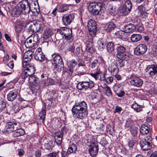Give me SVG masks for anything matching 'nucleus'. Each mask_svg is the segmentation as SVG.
Returning a JSON list of instances; mask_svg holds the SVG:
<instances>
[{
    "label": "nucleus",
    "mask_w": 157,
    "mask_h": 157,
    "mask_svg": "<svg viewBox=\"0 0 157 157\" xmlns=\"http://www.w3.org/2000/svg\"><path fill=\"white\" fill-rule=\"evenodd\" d=\"M71 111L77 118L82 119L86 117L88 114L86 103L84 101L76 102L73 106Z\"/></svg>",
    "instance_id": "1"
},
{
    "label": "nucleus",
    "mask_w": 157,
    "mask_h": 157,
    "mask_svg": "<svg viewBox=\"0 0 157 157\" xmlns=\"http://www.w3.org/2000/svg\"><path fill=\"white\" fill-rule=\"evenodd\" d=\"M31 11L30 4L27 0H23L19 2L11 12L12 16L14 17H18L21 13L26 14Z\"/></svg>",
    "instance_id": "2"
},
{
    "label": "nucleus",
    "mask_w": 157,
    "mask_h": 157,
    "mask_svg": "<svg viewBox=\"0 0 157 157\" xmlns=\"http://www.w3.org/2000/svg\"><path fill=\"white\" fill-rule=\"evenodd\" d=\"M103 3L99 2H91L87 3L89 12L94 16H104L105 12L102 9Z\"/></svg>",
    "instance_id": "3"
},
{
    "label": "nucleus",
    "mask_w": 157,
    "mask_h": 157,
    "mask_svg": "<svg viewBox=\"0 0 157 157\" xmlns=\"http://www.w3.org/2000/svg\"><path fill=\"white\" fill-rule=\"evenodd\" d=\"M28 81L30 84V90L32 93L34 95H36L39 89V79L37 77L33 75L29 77Z\"/></svg>",
    "instance_id": "4"
},
{
    "label": "nucleus",
    "mask_w": 157,
    "mask_h": 157,
    "mask_svg": "<svg viewBox=\"0 0 157 157\" xmlns=\"http://www.w3.org/2000/svg\"><path fill=\"white\" fill-rule=\"evenodd\" d=\"M57 32L60 34L62 38L67 40L72 41L73 40L72 36V31L71 29L66 27H61L57 29Z\"/></svg>",
    "instance_id": "5"
},
{
    "label": "nucleus",
    "mask_w": 157,
    "mask_h": 157,
    "mask_svg": "<svg viewBox=\"0 0 157 157\" xmlns=\"http://www.w3.org/2000/svg\"><path fill=\"white\" fill-rule=\"evenodd\" d=\"M95 83L92 81L90 80L89 81H82L79 82L77 85V89L79 90L83 89L86 90L89 88L91 89L94 86Z\"/></svg>",
    "instance_id": "6"
},
{
    "label": "nucleus",
    "mask_w": 157,
    "mask_h": 157,
    "mask_svg": "<svg viewBox=\"0 0 157 157\" xmlns=\"http://www.w3.org/2000/svg\"><path fill=\"white\" fill-rule=\"evenodd\" d=\"M87 27L90 36H94L97 32V24L93 20H90L88 22Z\"/></svg>",
    "instance_id": "7"
},
{
    "label": "nucleus",
    "mask_w": 157,
    "mask_h": 157,
    "mask_svg": "<svg viewBox=\"0 0 157 157\" xmlns=\"http://www.w3.org/2000/svg\"><path fill=\"white\" fill-rule=\"evenodd\" d=\"M129 79L130 82L132 85L138 87H140L142 86L143 81L139 77L132 75L130 76Z\"/></svg>",
    "instance_id": "8"
},
{
    "label": "nucleus",
    "mask_w": 157,
    "mask_h": 157,
    "mask_svg": "<svg viewBox=\"0 0 157 157\" xmlns=\"http://www.w3.org/2000/svg\"><path fill=\"white\" fill-rule=\"evenodd\" d=\"M147 47L144 44H140L135 48L134 54L137 56H141L144 54L147 50Z\"/></svg>",
    "instance_id": "9"
},
{
    "label": "nucleus",
    "mask_w": 157,
    "mask_h": 157,
    "mask_svg": "<svg viewBox=\"0 0 157 157\" xmlns=\"http://www.w3.org/2000/svg\"><path fill=\"white\" fill-rule=\"evenodd\" d=\"M75 17L72 13L66 14L63 16L62 21L63 25L67 26L70 25L74 20Z\"/></svg>",
    "instance_id": "10"
},
{
    "label": "nucleus",
    "mask_w": 157,
    "mask_h": 157,
    "mask_svg": "<svg viewBox=\"0 0 157 157\" xmlns=\"http://www.w3.org/2000/svg\"><path fill=\"white\" fill-rule=\"evenodd\" d=\"M52 56L53 58V61L54 62L52 63V67L53 69L57 68L58 64L63 63L61 56L58 53L53 54L52 55Z\"/></svg>",
    "instance_id": "11"
},
{
    "label": "nucleus",
    "mask_w": 157,
    "mask_h": 157,
    "mask_svg": "<svg viewBox=\"0 0 157 157\" xmlns=\"http://www.w3.org/2000/svg\"><path fill=\"white\" fill-rule=\"evenodd\" d=\"M90 75L94 77L96 80L99 79L101 81L105 80V74L102 73L100 68H97L94 73H90Z\"/></svg>",
    "instance_id": "12"
},
{
    "label": "nucleus",
    "mask_w": 157,
    "mask_h": 157,
    "mask_svg": "<svg viewBox=\"0 0 157 157\" xmlns=\"http://www.w3.org/2000/svg\"><path fill=\"white\" fill-rule=\"evenodd\" d=\"M35 59L40 62L44 61L45 57L44 53L41 51V48H38L36 50L34 55Z\"/></svg>",
    "instance_id": "13"
},
{
    "label": "nucleus",
    "mask_w": 157,
    "mask_h": 157,
    "mask_svg": "<svg viewBox=\"0 0 157 157\" xmlns=\"http://www.w3.org/2000/svg\"><path fill=\"white\" fill-rule=\"evenodd\" d=\"M77 62L75 59H72L71 61L67 62V65L69 70L65 72V74H67L70 76H71L73 73V68L76 65Z\"/></svg>",
    "instance_id": "14"
},
{
    "label": "nucleus",
    "mask_w": 157,
    "mask_h": 157,
    "mask_svg": "<svg viewBox=\"0 0 157 157\" xmlns=\"http://www.w3.org/2000/svg\"><path fill=\"white\" fill-rule=\"evenodd\" d=\"M145 70L146 72H148L150 77H152L157 74V66L154 65H149Z\"/></svg>",
    "instance_id": "15"
},
{
    "label": "nucleus",
    "mask_w": 157,
    "mask_h": 157,
    "mask_svg": "<svg viewBox=\"0 0 157 157\" xmlns=\"http://www.w3.org/2000/svg\"><path fill=\"white\" fill-rule=\"evenodd\" d=\"M18 126L17 123H13L12 122H8L6 124V131L9 132L14 131L18 128Z\"/></svg>",
    "instance_id": "16"
},
{
    "label": "nucleus",
    "mask_w": 157,
    "mask_h": 157,
    "mask_svg": "<svg viewBox=\"0 0 157 157\" xmlns=\"http://www.w3.org/2000/svg\"><path fill=\"white\" fill-rule=\"evenodd\" d=\"M98 147L94 143H92L90 146L89 151L90 154L91 156L96 155L98 153Z\"/></svg>",
    "instance_id": "17"
},
{
    "label": "nucleus",
    "mask_w": 157,
    "mask_h": 157,
    "mask_svg": "<svg viewBox=\"0 0 157 157\" xmlns=\"http://www.w3.org/2000/svg\"><path fill=\"white\" fill-rule=\"evenodd\" d=\"M150 130V127L147 124H142L140 129V136L141 135L145 136L149 132Z\"/></svg>",
    "instance_id": "18"
},
{
    "label": "nucleus",
    "mask_w": 157,
    "mask_h": 157,
    "mask_svg": "<svg viewBox=\"0 0 157 157\" xmlns=\"http://www.w3.org/2000/svg\"><path fill=\"white\" fill-rule=\"evenodd\" d=\"M140 144L141 148L144 151H147L151 149L152 147L151 143L148 142L141 140Z\"/></svg>",
    "instance_id": "19"
},
{
    "label": "nucleus",
    "mask_w": 157,
    "mask_h": 157,
    "mask_svg": "<svg viewBox=\"0 0 157 157\" xmlns=\"http://www.w3.org/2000/svg\"><path fill=\"white\" fill-rule=\"evenodd\" d=\"M17 91L16 90H13L10 91L7 95V99L8 101H13L17 97Z\"/></svg>",
    "instance_id": "20"
},
{
    "label": "nucleus",
    "mask_w": 157,
    "mask_h": 157,
    "mask_svg": "<svg viewBox=\"0 0 157 157\" xmlns=\"http://www.w3.org/2000/svg\"><path fill=\"white\" fill-rule=\"evenodd\" d=\"M115 27L113 22H110L104 25V29L106 32L109 33L113 30Z\"/></svg>",
    "instance_id": "21"
},
{
    "label": "nucleus",
    "mask_w": 157,
    "mask_h": 157,
    "mask_svg": "<svg viewBox=\"0 0 157 157\" xmlns=\"http://www.w3.org/2000/svg\"><path fill=\"white\" fill-rule=\"evenodd\" d=\"M70 6V4H59L57 6L58 11L60 13H63L65 12L68 10L69 6Z\"/></svg>",
    "instance_id": "22"
},
{
    "label": "nucleus",
    "mask_w": 157,
    "mask_h": 157,
    "mask_svg": "<svg viewBox=\"0 0 157 157\" xmlns=\"http://www.w3.org/2000/svg\"><path fill=\"white\" fill-rule=\"evenodd\" d=\"M108 71L113 75L118 73L119 69L116 63L112 64L109 66L108 68Z\"/></svg>",
    "instance_id": "23"
},
{
    "label": "nucleus",
    "mask_w": 157,
    "mask_h": 157,
    "mask_svg": "<svg viewBox=\"0 0 157 157\" xmlns=\"http://www.w3.org/2000/svg\"><path fill=\"white\" fill-rule=\"evenodd\" d=\"M33 29V33L36 32L39 30L41 29V25L40 22L39 21H33L32 22Z\"/></svg>",
    "instance_id": "24"
},
{
    "label": "nucleus",
    "mask_w": 157,
    "mask_h": 157,
    "mask_svg": "<svg viewBox=\"0 0 157 157\" xmlns=\"http://www.w3.org/2000/svg\"><path fill=\"white\" fill-rule=\"evenodd\" d=\"M125 29V31L126 33H131L134 32L136 29V27L132 24L130 23L125 26H124Z\"/></svg>",
    "instance_id": "25"
},
{
    "label": "nucleus",
    "mask_w": 157,
    "mask_h": 157,
    "mask_svg": "<svg viewBox=\"0 0 157 157\" xmlns=\"http://www.w3.org/2000/svg\"><path fill=\"white\" fill-rule=\"evenodd\" d=\"M97 43L98 49L100 51H102L105 48L106 40L103 38L100 39L98 41Z\"/></svg>",
    "instance_id": "26"
},
{
    "label": "nucleus",
    "mask_w": 157,
    "mask_h": 157,
    "mask_svg": "<svg viewBox=\"0 0 157 157\" xmlns=\"http://www.w3.org/2000/svg\"><path fill=\"white\" fill-rule=\"evenodd\" d=\"M117 57L119 59H121L125 61H128L131 58V55L128 52H126L122 54L118 55Z\"/></svg>",
    "instance_id": "27"
},
{
    "label": "nucleus",
    "mask_w": 157,
    "mask_h": 157,
    "mask_svg": "<svg viewBox=\"0 0 157 157\" xmlns=\"http://www.w3.org/2000/svg\"><path fill=\"white\" fill-rule=\"evenodd\" d=\"M117 57L119 59H121L125 61H128L131 58V55L128 52H126L122 54L118 55Z\"/></svg>",
    "instance_id": "28"
},
{
    "label": "nucleus",
    "mask_w": 157,
    "mask_h": 157,
    "mask_svg": "<svg viewBox=\"0 0 157 157\" xmlns=\"http://www.w3.org/2000/svg\"><path fill=\"white\" fill-rule=\"evenodd\" d=\"M32 37H29L26 40L25 42V45L26 48H33L35 45L32 41Z\"/></svg>",
    "instance_id": "29"
},
{
    "label": "nucleus",
    "mask_w": 157,
    "mask_h": 157,
    "mask_svg": "<svg viewBox=\"0 0 157 157\" xmlns=\"http://www.w3.org/2000/svg\"><path fill=\"white\" fill-rule=\"evenodd\" d=\"M107 10L108 13L111 16H115L117 13L115 8L112 5L109 4L108 5Z\"/></svg>",
    "instance_id": "30"
},
{
    "label": "nucleus",
    "mask_w": 157,
    "mask_h": 157,
    "mask_svg": "<svg viewBox=\"0 0 157 157\" xmlns=\"http://www.w3.org/2000/svg\"><path fill=\"white\" fill-rule=\"evenodd\" d=\"M24 69L26 71L30 76L33 75L35 71V69L33 64H30L28 66V67Z\"/></svg>",
    "instance_id": "31"
},
{
    "label": "nucleus",
    "mask_w": 157,
    "mask_h": 157,
    "mask_svg": "<svg viewBox=\"0 0 157 157\" xmlns=\"http://www.w3.org/2000/svg\"><path fill=\"white\" fill-rule=\"evenodd\" d=\"M33 51H28L25 53L23 55V58L24 59H27L28 60L27 61H30L33 57Z\"/></svg>",
    "instance_id": "32"
},
{
    "label": "nucleus",
    "mask_w": 157,
    "mask_h": 157,
    "mask_svg": "<svg viewBox=\"0 0 157 157\" xmlns=\"http://www.w3.org/2000/svg\"><path fill=\"white\" fill-rule=\"evenodd\" d=\"M142 37V36L140 34H134L131 36V40L133 42H137L140 40Z\"/></svg>",
    "instance_id": "33"
},
{
    "label": "nucleus",
    "mask_w": 157,
    "mask_h": 157,
    "mask_svg": "<svg viewBox=\"0 0 157 157\" xmlns=\"http://www.w3.org/2000/svg\"><path fill=\"white\" fill-rule=\"evenodd\" d=\"M19 128L15 130L13 136L14 137H17L24 135L25 132L22 129H19Z\"/></svg>",
    "instance_id": "34"
},
{
    "label": "nucleus",
    "mask_w": 157,
    "mask_h": 157,
    "mask_svg": "<svg viewBox=\"0 0 157 157\" xmlns=\"http://www.w3.org/2000/svg\"><path fill=\"white\" fill-rule=\"evenodd\" d=\"M104 85L105 86V87H104L105 94L109 97H112L113 94L110 88L106 84H104Z\"/></svg>",
    "instance_id": "35"
},
{
    "label": "nucleus",
    "mask_w": 157,
    "mask_h": 157,
    "mask_svg": "<svg viewBox=\"0 0 157 157\" xmlns=\"http://www.w3.org/2000/svg\"><path fill=\"white\" fill-rule=\"evenodd\" d=\"M117 49V57L123 53H124L126 51V48L122 46H117L116 48Z\"/></svg>",
    "instance_id": "36"
},
{
    "label": "nucleus",
    "mask_w": 157,
    "mask_h": 157,
    "mask_svg": "<svg viewBox=\"0 0 157 157\" xmlns=\"http://www.w3.org/2000/svg\"><path fill=\"white\" fill-rule=\"evenodd\" d=\"M53 34V32L50 29H47L44 30L43 34V37L44 39H46L49 38Z\"/></svg>",
    "instance_id": "37"
},
{
    "label": "nucleus",
    "mask_w": 157,
    "mask_h": 157,
    "mask_svg": "<svg viewBox=\"0 0 157 157\" xmlns=\"http://www.w3.org/2000/svg\"><path fill=\"white\" fill-rule=\"evenodd\" d=\"M86 50L88 52L93 53L95 51L94 46L93 44H86Z\"/></svg>",
    "instance_id": "38"
},
{
    "label": "nucleus",
    "mask_w": 157,
    "mask_h": 157,
    "mask_svg": "<svg viewBox=\"0 0 157 157\" xmlns=\"http://www.w3.org/2000/svg\"><path fill=\"white\" fill-rule=\"evenodd\" d=\"M107 51L109 52H112L114 51V45L112 42L108 43L106 45Z\"/></svg>",
    "instance_id": "39"
},
{
    "label": "nucleus",
    "mask_w": 157,
    "mask_h": 157,
    "mask_svg": "<svg viewBox=\"0 0 157 157\" xmlns=\"http://www.w3.org/2000/svg\"><path fill=\"white\" fill-rule=\"evenodd\" d=\"M115 34H117V37L121 38H126L127 37V33L123 31H119L116 33Z\"/></svg>",
    "instance_id": "40"
},
{
    "label": "nucleus",
    "mask_w": 157,
    "mask_h": 157,
    "mask_svg": "<svg viewBox=\"0 0 157 157\" xmlns=\"http://www.w3.org/2000/svg\"><path fill=\"white\" fill-rule=\"evenodd\" d=\"M99 65V63L97 59H94V60L92 61L90 64L89 66L92 69L97 68H97H98V67Z\"/></svg>",
    "instance_id": "41"
},
{
    "label": "nucleus",
    "mask_w": 157,
    "mask_h": 157,
    "mask_svg": "<svg viewBox=\"0 0 157 157\" xmlns=\"http://www.w3.org/2000/svg\"><path fill=\"white\" fill-rule=\"evenodd\" d=\"M77 149L76 145L75 144H72L70 145L67 151L70 154L71 153H75L77 151Z\"/></svg>",
    "instance_id": "42"
},
{
    "label": "nucleus",
    "mask_w": 157,
    "mask_h": 157,
    "mask_svg": "<svg viewBox=\"0 0 157 157\" xmlns=\"http://www.w3.org/2000/svg\"><path fill=\"white\" fill-rule=\"evenodd\" d=\"M130 10H129L127 8L124 7L123 6L121 7V9L120 10V13L122 15H127L130 12Z\"/></svg>",
    "instance_id": "43"
},
{
    "label": "nucleus",
    "mask_w": 157,
    "mask_h": 157,
    "mask_svg": "<svg viewBox=\"0 0 157 157\" xmlns=\"http://www.w3.org/2000/svg\"><path fill=\"white\" fill-rule=\"evenodd\" d=\"M46 115L45 110L44 109H42L40 111L39 113V117L40 118V119L42 121V122L44 123L45 119V116Z\"/></svg>",
    "instance_id": "44"
},
{
    "label": "nucleus",
    "mask_w": 157,
    "mask_h": 157,
    "mask_svg": "<svg viewBox=\"0 0 157 157\" xmlns=\"http://www.w3.org/2000/svg\"><path fill=\"white\" fill-rule=\"evenodd\" d=\"M55 81L52 79L49 78H47V79L44 81V86H47L50 85L54 84Z\"/></svg>",
    "instance_id": "45"
},
{
    "label": "nucleus",
    "mask_w": 157,
    "mask_h": 157,
    "mask_svg": "<svg viewBox=\"0 0 157 157\" xmlns=\"http://www.w3.org/2000/svg\"><path fill=\"white\" fill-rule=\"evenodd\" d=\"M124 7H125L127 9L130 10L132 8V3L129 0H127L125 2L123 5Z\"/></svg>",
    "instance_id": "46"
},
{
    "label": "nucleus",
    "mask_w": 157,
    "mask_h": 157,
    "mask_svg": "<svg viewBox=\"0 0 157 157\" xmlns=\"http://www.w3.org/2000/svg\"><path fill=\"white\" fill-rule=\"evenodd\" d=\"M127 62V61L121 59H119L118 61L116 64L117 66L121 68L124 67L125 64Z\"/></svg>",
    "instance_id": "47"
},
{
    "label": "nucleus",
    "mask_w": 157,
    "mask_h": 157,
    "mask_svg": "<svg viewBox=\"0 0 157 157\" xmlns=\"http://www.w3.org/2000/svg\"><path fill=\"white\" fill-rule=\"evenodd\" d=\"M30 37H32V40L33 41V43L36 45V42H38L39 40V37L37 34H35L32 36Z\"/></svg>",
    "instance_id": "48"
},
{
    "label": "nucleus",
    "mask_w": 157,
    "mask_h": 157,
    "mask_svg": "<svg viewBox=\"0 0 157 157\" xmlns=\"http://www.w3.org/2000/svg\"><path fill=\"white\" fill-rule=\"evenodd\" d=\"M106 131L107 133H109V134L112 135L114 133V128H112V127H111L109 124H108L106 125Z\"/></svg>",
    "instance_id": "49"
},
{
    "label": "nucleus",
    "mask_w": 157,
    "mask_h": 157,
    "mask_svg": "<svg viewBox=\"0 0 157 157\" xmlns=\"http://www.w3.org/2000/svg\"><path fill=\"white\" fill-rule=\"evenodd\" d=\"M138 128L136 126L133 125L131 127L130 132L134 136L136 135L137 133Z\"/></svg>",
    "instance_id": "50"
},
{
    "label": "nucleus",
    "mask_w": 157,
    "mask_h": 157,
    "mask_svg": "<svg viewBox=\"0 0 157 157\" xmlns=\"http://www.w3.org/2000/svg\"><path fill=\"white\" fill-rule=\"evenodd\" d=\"M76 62H77V65H78V67H79L80 66L84 67L85 66V64L84 63V61L82 59H81L80 58H78L77 59Z\"/></svg>",
    "instance_id": "51"
},
{
    "label": "nucleus",
    "mask_w": 157,
    "mask_h": 157,
    "mask_svg": "<svg viewBox=\"0 0 157 157\" xmlns=\"http://www.w3.org/2000/svg\"><path fill=\"white\" fill-rule=\"evenodd\" d=\"M23 71L21 75V77L22 79L25 80L28 76H30V75L24 69H23Z\"/></svg>",
    "instance_id": "52"
},
{
    "label": "nucleus",
    "mask_w": 157,
    "mask_h": 157,
    "mask_svg": "<svg viewBox=\"0 0 157 157\" xmlns=\"http://www.w3.org/2000/svg\"><path fill=\"white\" fill-rule=\"evenodd\" d=\"M64 66V65L63 63H60L58 64V66L56 69H53L54 70H56L57 71L59 72L63 69Z\"/></svg>",
    "instance_id": "53"
},
{
    "label": "nucleus",
    "mask_w": 157,
    "mask_h": 157,
    "mask_svg": "<svg viewBox=\"0 0 157 157\" xmlns=\"http://www.w3.org/2000/svg\"><path fill=\"white\" fill-rule=\"evenodd\" d=\"M33 23L32 22L27 23L25 25V27L28 29V32H32V29H33Z\"/></svg>",
    "instance_id": "54"
},
{
    "label": "nucleus",
    "mask_w": 157,
    "mask_h": 157,
    "mask_svg": "<svg viewBox=\"0 0 157 157\" xmlns=\"http://www.w3.org/2000/svg\"><path fill=\"white\" fill-rule=\"evenodd\" d=\"M82 49H81L80 47H77L76 48L75 50V54L76 56H80L82 55Z\"/></svg>",
    "instance_id": "55"
},
{
    "label": "nucleus",
    "mask_w": 157,
    "mask_h": 157,
    "mask_svg": "<svg viewBox=\"0 0 157 157\" xmlns=\"http://www.w3.org/2000/svg\"><path fill=\"white\" fill-rule=\"evenodd\" d=\"M136 29L139 32H141L144 31V27L141 22L138 25L136 26Z\"/></svg>",
    "instance_id": "56"
},
{
    "label": "nucleus",
    "mask_w": 157,
    "mask_h": 157,
    "mask_svg": "<svg viewBox=\"0 0 157 157\" xmlns=\"http://www.w3.org/2000/svg\"><path fill=\"white\" fill-rule=\"evenodd\" d=\"M132 125V121L131 118H128L126 121L125 123V127H131Z\"/></svg>",
    "instance_id": "57"
},
{
    "label": "nucleus",
    "mask_w": 157,
    "mask_h": 157,
    "mask_svg": "<svg viewBox=\"0 0 157 157\" xmlns=\"http://www.w3.org/2000/svg\"><path fill=\"white\" fill-rule=\"evenodd\" d=\"M93 36H88L87 38V40L86 42V44H93Z\"/></svg>",
    "instance_id": "58"
},
{
    "label": "nucleus",
    "mask_w": 157,
    "mask_h": 157,
    "mask_svg": "<svg viewBox=\"0 0 157 157\" xmlns=\"http://www.w3.org/2000/svg\"><path fill=\"white\" fill-rule=\"evenodd\" d=\"M6 106L5 102L2 100H0V109L4 111Z\"/></svg>",
    "instance_id": "59"
},
{
    "label": "nucleus",
    "mask_w": 157,
    "mask_h": 157,
    "mask_svg": "<svg viewBox=\"0 0 157 157\" xmlns=\"http://www.w3.org/2000/svg\"><path fill=\"white\" fill-rule=\"evenodd\" d=\"M58 152H52L48 154L47 155L48 157H58L59 156L58 155Z\"/></svg>",
    "instance_id": "60"
},
{
    "label": "nucleus",
    "mask_w": 157,
    "mask_h": 157,
    "mask_svg": "<svg viewBox=\"0 0 157 157\" xmlns=\"http://www.w3.org/2000/svg\"><path fill=\"white\" fill-rule=\"evenodd\" d=\"M62 157H67L68 155L70 154L69 152L67 150L66 151H65L62 150L61 152Z\"/></svg>",
    "instance_id": "61"
},
{
    "label": "nucleus",
    "mask_w": 157,
    "mask_h": 157,
    "mask_svg": "<svg viewBox=\"0 0 157 157\" xmlns=\"http://www.w3.org/2000/svg\"><path fill=\"white\" fill-rule=\"evenodd\" d=\"M152 137L150 136H147L146 137H145L144 139H142L141 140L144 141H146V142H148L150 143H151Z\"/></svg>",
    "instance_id": "62"
},
{
    "label": "nucleus",
    "mask_w": 157,
    "mask_h": 157,
    "mask_svg": "<svg viewBox=\"0 0 157 157\" xmlns=\"http://www.w3.org/2000/svg\"><path fill=\"white\" fill-rule=\"evenodd\" d=\"M144 8L145 7L143 4H142L141 5H140L138 6L137 9L138 10L140 13L144 11Z\"/></svg>",
    "instance_id": "63"
},
{
    "label": "nucleus",
    "mask_w": 157,
    "mask_h": 157,
    "mask_svg": "<svg viewBox=\"0 0 157 157\" xmlns=\"http://www.w3.org/2000/svg\"><path fill=\"white\" fill-rule=\"evenodd\" d=\"M135 141L132 140H130L128 143V146L129 147V149L131 150L135 145Z\"/></svg>",
    "instance_id": "64"
}]
</instances>
